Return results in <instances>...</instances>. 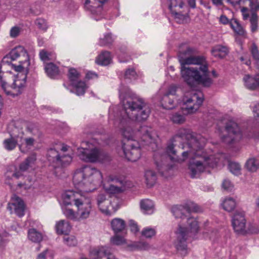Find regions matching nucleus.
<instances>
[{"instance_id":"nucleus-1","label":"nucleus","mask_w":259,"mask_h":259,"mask_svg":"<svg viewBox=\"0 0 259 259\" xmlns=\"http://www.w3.org/2000/svg\"><path fill=\"white\" fill-rule=\"evenodd\" d=\"M135 120L122 119L120 122L114 124L121 131L124 139L122 141V149L127 159L133 162L136 161L141 157L140 140L146 143H150L154 140L156 136L152 128L148 126H140L135 131Z\"/></svg>"},{"instance_id":"nucleus-2","label":"nucleus","mask_w":259,"mask_h":259,"mask_svg":"<svg viewBox=\"0 0 259 259\" xmlns=\"http://www.w3.org/2000/svg\"><path fill=\"white\" fill-rule=\"evenodd\" d=\"M181 74L190 86L201 84L209 87L212 83L209 77L208 66L203 56H192L180 60Z\"/></svg>"},{"instance_id":"nucleus-3","label":"nucleus","mask_w":259,"mask_h":259,"mask_svg":"<svg viewBox=\"0 0 259 259\" xmlns=\"http://www.w3.org/2000/svg\"><path fill=\"white\" fill-rule=\"evenodd\" d=\"M119 96L124 110L120 116L115 120L114 124L120 122L122 119L142 122L148 118L151 112L149 107L142 99L130 95V89L127 86L122 84L120 85Z\"/></svg>"},{"instance_id":"nucleus-4","label":"nucleus","mask_w":259,"mask_h":259,"mask_svg":"<svg viewBox=\"0 0 259 259\" xmlns=\"http://www.w3.org/2000/svg\"><path fill=\"white\" fill-rule=\"evenodd\" d=\"M64 204L66 206L74 205L76 210L64 207L62 208L65 217L72 221H81L89 219L94 212L93 205L90 198L86 197L80 192L68 190L62 194Z\"/></svg>"},{"instance_id":"nucleus-5","label":"nucleus","mask_w":259,"mask_h":259,"mask_svg":"<svg viewBox=\"0 0 259 259\" xmlns=\"http://www.w3.org/2000/svg\"><path fill=\"white\" fill-rule=\"evenodd\" d=\"M73 182L77 189L84 192H91L100 186L103 182V176L97 168L84 165L75 170Z\"/></svg>"},{"instance_id":"nucleus-6","label":"nucleus","mask_w":259,"mask_h":259,"mask_svg":"<svg viewBox=\"0 0 259 259\" xmlns=\"http://www.w3.org/2000/svg\"><path fill=\"white\" fill-rule=\"evenodd\" d=\"M187 141L186 145L190 149L184 152L182 155L185 158L189 157L191 158H196L201 156L200 150L205 145L206 140L201 135L191 132L188 129H179V138Z\"/></svg>"},{"instance_id":"nucleus-7","label":"nucleus","mask_w":259,"mask_h":259,"mask_svg":"<svg viewBox=\"0 0 259 259\" xmlns=\"http://www.w3.org/2000/svg\"><path fill=\"white\" fill-rule=\"evenodd\" d=\"M225 130L227 135L224 136L222 139L224 143L228 145L239 141L243 137L249 139H259L258 128L252 127L245 130L242 133L238 124L232 121L227 123Z\"/></svg>"},{"instance_id":"nucleus-8","label":"nucleus","mask_w":259,"mask_h":259,"mask_svg":"<svg viewBox=\"0 0 259 259\" xmlns=\"http://www.w3.org/2000/svg\"><path fill=\"white\" fill-rule=\"evenodd\" d=\"M177 138L178 136L175 135L170 139L166 148V154L161 156V159L160 161H158L157 159L158 157V153L156 152L154 154L155 163L157 168L159 172L165 177L168 176L167 173L171 170L173 168L172 164L167 163L168 160H170L171 161L174 162L178 159L177 151L175 149L176 144H174V143L177 142Z\"/></svg>"},{"instance_id":"nucleus-9","label":"nucleus","mask_w":259,"mask_h":259,"mask_svg":"<svg viewBox=\"0 0 259 259\" xmlns=\"http://www.w3.org/2000/svg\"><path fill=\"white\" fill-rule=\"evenodd\" d=\"M36 159L35 154H32L28 157L23 162L19 165V169L15 167H11L6 173V177L8 179H25L23 182L18 183L19 187H23L24 189L29 188L32 185V179L29 177H24L23 172L27 170L29 167H32Z\"/></svg>"},{"instance_id":"nucleus-10","label":"nucleus","mask_w":259,"mask_h":259,"mask_svg":"<svg viewBox=\"0 0 259 259\" xmlns=\"http://www.w3.org/2000/svg\"><path fill=\"white\" fill-rule=\"evenodd\" d=\"M188 227H179V254L185 256L188 253L186 240L188 235H195L199 230V227L196 219L189 217L187 219Z\"/></svg>"},{"instance_id":"nucleus-11","label":"nucleus","mask_w":259,"mask_h":259,"mask_svg":"<svg viewBox=\"0 0 259 259\" xmlns=\"http://www.w3.org/2000/svg\"><path fill=\"white\" fill-rule=\"evenodd\" d=\"M68 148L67 146H63L61 148V152L55 148H50L48 151V160L53 167H64L70 164L72 160V157L69 154L62 153L67 151Z\"/></svg>"},{"instance_id":"nucleus-12","label":"nucleus","mask_w":259,"mask_h":259,"mask_svg":"<svg viewBox=\"0 0 259 259\" xmlns=\"http://www.w3.org/2000/svg\"><path fill=\"white\" fill-rule=\"evenodd\" d=\"M9 59L11 61L19 59V64L18 65L12 64V67L15 70L25 69L29 66V56L27 51L22 46H19L15 47L4 58V60H7L6 61L7 62H8Z\"/></svg>"},{"instance_id":"nucleus-13","label":"nucleus","mask_w":259,"mask_h":259,"mask_svg":"<svg viewBox=\"0 0 259 259\" xmlns=\"http://www.w3.org/2000/svg\"><path fill=\"white\" fill-rule=\"evenodd\" d=\"M217 163L218 161L214 159L212 155L203 156L202 160H195L191 162L189 166L191 177L193 179L198 178L206 167H213Z\"/></svg>"},{"instance_id":"nucleus-14","label":"nucleus","mask_w":259,"mask_h":259,"mask_svg":"<svg viewBox=\"0 0 259 259\" xmlns=\"http://www.w3.org/2000/svg\"><path fill=\"white\" fill-rule=\"evenodd\" d=\"M107 181L112 183L109 185H104V189L109 194H118L125 189L126 182L123 178L110 175L108 177Z\"/></svg>"},{"instance_id":"nucleus-15","label":"nucleus","mask_w":259,"mask_h":259,"mask_svg":"<svg viewBox=\"0 0 259 259\" xmlns=\"http://www.w3.org/2000/svg\"><path fill=\"white\" fill-rule=\"evenodd\" d=\"M203 99V96L201 93L194 94L192 98L183 100L184 104L182 109L187 112V113H193L202 105Z\"/></svg>"},{"instance_id":"nucleus-16","label":"nucleus","mask_w":259,"mask_h":259,"mask_svg":"<svg viewBox=\"0 0 259 259\" xmlns=\"http://www.w3.org/2000/svg\"><path fill=\"white\" fill-rule=\"evenodd\" d=\"M68 77L72 86L75 88V93L78 96L84 95L87 85L84 81L78 80L80 73L74 68H70L68 71Z\"/></svg>"},{"instance_id":"nucleus-17","label":"nucleus","mask_w":259,"mask_h":259,"mask_svg":"<svg viewBox=\"0 0 259 259\" xmlns=\"http://www.w3.org/2000/svg\"><path fill=\"white\" fill-rule=\"evenodd\" d=\"M77 155L79 159L82 161L95 162L100 159L101 152L96 148L89 149L81 147L77 149Z\"/></svg>"},{"instance_id":"nucleus-18","label":"nucleus","mask_w":259,"mask_h":259,"mask_svg":"<svg viewBox=\"0 0 259 259\" xmlns=\"http://www.w3.org/2000/svg\"><path fill=\"white\" fill-rule=\"evenodd\" d=\"M8 208L11 213H14L19 217L24 214L25 205L23 200L16 195H13L11 202L8 204Z\"/></svg>"},{"instance_id":"nucleus-19","label":"nucleus","mask_w":259,"mask_h":259,"mask_svg":"<svg viewBox=\"0 0 259 259\" xmlns=\"http://www.w3.org/2000/svg\"><path fill=\"white\" fill-rule=\"evenodd\" d=\"M15 71L18 72V73L16 75L12 88L15 90L18 93H20L21 90L25 87L26 84L28 68L25 69H19L18 70Z\"/></svg>"},{"instance_id":"nucleus-20","label":"nucleus","mask_w":259,"mask_h":259,"mask_svg":"<svg viewBox=\"0 0 259 259\" xmlns=\"http://www.w3.org/2000/svg\"><path fill=\"white\" fill-rule=\"evenodd\" d=\"M232 223L234 231L238 233L245 232L246 220L243 212H236L233 215Z\"/></svg>"},{"instance_id":"nucleus-21","label":"nucleus","mask_w":259,"mask_h":259,"mask_svg":"<svg viewBox=\"0 0 259 259\" xmlns=\"http://www.w3.org/2000/svg\"><path fill=\"white\" fill-rule=\"evenodd\" d=\"M201 208L196 203L187 201L179 206V211H181V217L187 216V214L191 212H199L201 211Z\"/></svg>"},{"instance_id":"nucleus-22","label":"nucleus","mask_w":259,"mask_h":259,"mask_svg":"<svg viewBox=\"0 0 259 259\" xmlns=\"http://www.w3.org/2000/svg\"><path fill=\"white\" fill-rule=\"evenodd\" d=\"M23 133L21 132L18 135L13 134L11 137L5 139L3 144L5 148L7 150L11 151L15 149L18 142H21L23 139Z\"/></svg>"},{"instance_id":"nucleus-23","label":"nucleus","mask_w":259,"mask_h":259,"mask_svg":"<svg viewBox=\"0 0 259 259\" xmlns=\"http://www.w3.org/2000/svg\"><path fill=\"white\" fill-rule=\"evenodd\" d=\"M109 248L106 246H100L93 248L90 252V256L91 259H102L106 257L108 253Z\"/></svg>"},{"instance_id":"nucleus-24","label":"nucleus","mask_w":259,"mask_h":259,"mask_svg":"<svg viewBox=\"0 0 259 259\" xmlns=\"http://www.w3.org/2000/svg\"><path fill=\"white\" fill-rule=\"evenodd\" d=\"M246 87L251 90H254L259 88V73L254 77L248 75H245L243 78Z\"/></svg>"},{"instance_id":"nucleus-25","label":"nucleus","mask_w":259,"mask_h":259,"mask_svg":"<svg viewBox=\"0 0 259 259\" xmlns=\"http://www.w3.org/2000/svg\"><path fill=\"white\" fill-rule=\"evenodd\" d=\"M184 9V13L182 11H179V23H188L191 19L189 16L190 9L189 7L183 2L179 4V9Z\"/></svg>"},{"instance_id":"nucleus-26","label":"nucleus","mask_w":259,"mask_h":259,"mask_svg":"<svg viewBox=\"0 0 259 259\" xmlns=\"http://www.w3.org/2000/svg\"><path fill=\"white\" fill-rule=\"evenodd\" d=\"M56 230L58 234H67L71 230V226L68 222L60 220L56 224Z\"/></svg>"},{"instance_id":"nucleus-27","label":"nucleus","mask_w":259,"mask_h":259,"mask_svg":"<svg viewBox=\"0 0 259 259\" xmlns=\"http://www.w3.org/2000/svg\"><path fill=\"white\" fill-rule=\"evenodd\" d=\"M228 48L222 45H218L214 46L211 50V54L215 57L223 58L228 54Z\"/></svg>"},{"instance_id":"nucleus-28","label":"nucleus","mask_w":259,"mask_h":259,"mask_svg":"<svg viewBox=\"0 0 259 259\" xmlns=\"http://www.w3.org/2000/svg\"><path fill=\"white\" fill-rule=\"evenodd\" d=\"M140 207L145 214H151L154 211V203L149 199L142 200L140 202Z\"/></svg>"},{"instance_id":"nucleus-29","label":"nucleus","mask_w":259,"mask_h":259,"mask_svg":"<svg viewBox=\"0 0 259 259\" xmlns=\"http://www.w3.org/2000/svg\"><path fill=\"white\" fill-rule=\"evenodd\" d=\"M111 61V57L110 52L104 51L99 55L96 59V62L101 65H107Z\"/></svg>"},{"instance_id":"nucleus-30","label":"nucleus","mask_w":259,"mask_h":259,"mask_svg":"<svg viewBox=\"0 0 259 259\" xmlns=\"http://www.w3.org/2000/svg\"><path fill=\"white\" fill-rule=\"evenodd\" d=\"M111 224L112 228L115 234L123 231L125 228V222L119 218L114 219Z\"/></svg>"},{"instance_id":"nucleus-31","label":"nucleus","mask_w":259,"mask_h":259,"mask_svg":"<svg viewBox=\"0 0 259 259\" xmlns=\"http://www.w3.org/2000/svg\"><path fill=\"white\" fill-rule=\"evenodd\" d=\"M45 69L48 76L52 78H56L59 74L58 67L52 63L47 64Z\"/></svg>"},{"instance_id":"nucleus-32","label":"nucleus","mask_w":259,"mask_h":259,"mask_svg":"<svg viewBox=\"0 0 259 259\" xmlns=\"http://www.w3.org/2000/svg\"><path fill=\"white\" fill-rule=\"evenodd\" d=\"M230 25L236 33L244 37H246V32L236 19H231Z\"/></svg>"},{"instance_id":"nucleus-33","label":"nucleus","mask_w":259,"mask_h":259,"mask_svg":"<svg viewBox=\"0 0 259 259\" xmlns=\"http://www.w3.org/2000/svg\"><path fill=\"white\" fill-rule=\"evenodd\" d=\"M145 178L146 184L149 187L153 186L156 182L157 175L156 172L152 170H147L145 172Z\"/></svg>"},{"instance_id":"nucleus-34","label":"nucleus","mask_w":259,"mask_h":259,"mask_svg":"<svg viewBox=\"0 0 259 259\" xmlns=\"http://www.w3.org/2000/svg\"><path fill=\"white\" fill-rule=\"evenodd\" d=\"M163 107L166 109H173L177 103L174 104V97L170 98L167 95H164L161 101Z\"/></svg>"},{"instance_id":"nucleus-35","label":"nucleus","mask_w":259,"mask_h":259,"mask_svg":"<svg viewBox=\"0 0 259 259\" xmlns=\"http://www.w3.org/2000/svg\"><path fill=\"white\" fill-rule=\"evenodd\" d=\"M28 237L33 242H40L42 239V234L35 229H30L28 231Z\"/></svg>"},{"instance_id":"nucleus-36","label":"nucleus","mask_w":259,"mask_h":259,"mask_svg":"<svg viewBox=\"0 0 259 259\" xmlns=\"http://www.w3.org/2000/svg\"><path fill=\"white\" fill-rule=\"evenodd\" d=\"M222 205L225 210L230 212L235 208L236 202L233 198L227 197L223 201Z\"/></svg>"},{"instance_id":"nucleus-37","label":"nucleus","mask_w":259,"mask_h":259,"mask_svg":"<svg viewBox=\"0 0 259 259\" xmlns=\"http://www.w3.org/2000/svg\"><path fill=\"white\" fill-rule=\"evenodd\" d=\"M100 210L104 213L110 215L112 213L113 206L111 205V201L108 200L102 203L98 204Z\"/></svg>"},{"instance_id":"nucleus-38","label":"nucleus","mask_w":259,"mask_h":259,"mask_svg":"<svg viewBox=\"0 0 259 259\" xmlns=\"http://www.w3.org/2000/svg\"><path fill=\"white\" fill-rule=\"evenodd\" d=\"M168 8L170 14L174 18H178V2L177 0H168L167 2Z\"/></svg>"},{"instance_id":"nucleus-39","label":"nucleus","mask_w":259,"mask_h":259,"mask_svg":"<svg viewBox=\"0 0 259 259\" xmlns=\"http://www.w3.org/2000/svg\"><path fill=\"white\" fill-rule=\"evenodd\" d=\"M259 161L254 158L249 159L246 162L245 166L246 168L250 171H255L258 168Z\"/></svg>"},{"instance_id":"nucleus-40","label":"nucleus","mask_w":259,"mask_h":259,"mask_svg":"<svg viewBox=\"0 0 259 259\" xmlns=\"http://www.w3.org/2000/svg\"><path fill=\"white\" fill-rule=\"evenodd\" d=\"M228 168L230 172L235 175L238 176L240 174L241 166L237 162H229Z\"/></svg>"},{"instance_id":"nucleus-41","label":"nucleus","mask_w":259,"mask_h":259,"mask_svg":"<svg viewBox=\"0 0 259 259\" xmlns=\"http://www.w3.org/2000/svg\"><path fill=\"white\" fill-rule=\"evenodd\" d=\"M111 33H107L104 35L103 38H101L99 40V45L101 46H105L111 44L113 41Z\"/></svg>"},{"instance_id":"nucleus-42","label":"nucleus","mask_w":259,"mask_h":259,"mask_svg":"<svg viewBox=\"0 0 259 259\" xmlns=\"http://www.w3.org/2000/svg\"><path fill=\"white\" fill-rule=\"evenodd\" d=\"M258 17L255 13H252L251 16L250 18V22L251 24V31L252 32H255L257 30Z\"/></svg>"},{"instance_id":"nucleus-43","label":"nucleus","mask_w":259,"mask_h":259,"mask_svg":"<svg viewBox=\"0 0 259 259\" xmlns=\"http://www.w3.org/2000/svg\"><path fill=\"white\" fill-rule=\"evenodd\" d=\"M156 231L155 228L150 227L144 228L141 233L142 236L147 238H151L156 235Z\"/></svg>"},{"instance_id":"nucleus-44","label":"nucleus","mask_w":259,"mask_h":259,"mask_svg":"<svg viewBox=\"0 0 259 259\" xmlns=\"http://www.w3.org/2000/svg\"><path fill=\"white\" fill-rule=\"evenodd\" d=\"M250 51L253 58L256 61V64L259 66V51L256 45L253 43L250 48Z\"/></svg>"},{"instance_id":"nucleus-45","label":"nucleus","mask_w":259,"mask_h":259,"mask_svg":"<svg viewBox=\"0 0 259 259\" xmlns=\"http://www.w3.org/2000/svg\"><path fill=\"white\" fill-rule=\"evenodd\" d=\"M246 3L252 13H255L259 10V0H246Z\"/></svg>"},{"instance_id":"nucleus-46","label":"nucleus","mask_w":259,"mask_h":259,"mask_svg":"<svg viewBox=\"0 0 259 259\" xmlns=\"http://www.w3.org/2000/svg\"><path fill=\"white\" fill-rule=\"evenodd\" d=\"M0 81H1L2 88L3 89V90L4 91V92H5V93L7 95L14 97L15 96V94L12 93L10 90V89L12 88V87H9L7 84V82L5 80H4L3 77L1 75H0Z\"/></svg>"},{"instance_id":"nucleus-47","label":"nucleus","mask_w":259,"mask_h":259,"mask_svg":"<svg viewBox=\"0 0 259 259\" xmlns=\"http://www.w3.org/2000/svg\"><path fill=\"white\" fill-rule=\"evenodd\" d=\"M63 241L65 244L69 246H74L77 243V240L73 236H64Z\"/></svg>"},{"instance_id":"nucleus-48","label":"nucleus","mask_w":259,"mask_h":259,"mask_svg":"<svg viewBox=\"0 0 259 259\" xmlns=\"http://www.w3.org/2000/svg\"><path fill=\"white\" fill-rule=\"evenodd\" d=\"M110 240L113 244L116 245H120L125 243L124 238L116 234L111 238Z\"/></svg>"},{"instance_id":"nucleus-49","label":"nucleus","mask_w":259,"mask_h":259,"mask_svg":"<svg viewBox=\"0 0 259 259\" xmlns=\"http://www.w3.org/2000/svg\"><path fill=\"white\" fill-rule=\"evenodd\" d=\"M129 246L143 250H146L149 248V245L148 243L143 241L134 242L133 244L129 245Z\"/></svg>"},{"instance_id":"nucleus-50","label":"nucleus","mask_w":259,"mask_h":259,"mask_svg":"<svg viewBox=\"0 0 259 259\" xmlns=\"http://www.w3.org/2000/svg\"><path fill=\"white\" fill-rule=\"evenodd\" d=\"M35 24L38 28L46 31L48 28V24L46 21L42 18H38L35 21Z\"/></svg>"},{"instance_id":"nucleus-51","label":"nucleus","mask_w":259,"mask_h":259,"mask_svg":"<svg viewBox=\"0 0 259 259\" xmlns=\"http://www.w3.org/2000/svg\"><path fill=\"white\" fill-rule=\"evenodd\" d=\"M124 77L126 79H135L137 77V73L133 68L128 69L124 74Z\"/></svg>"},{"instance_id":"nucleus-52","label":"nucleus","mask_w":259,"mask_h":259,"mask_svg":"<svg viewBox=\"0 0 259 259\" xmlns=\"http://www.w3.org/2000/svg\"><path fill=\"white\" fill-rule=\"evenodd\" d=\"M247 6H248L247 3H244L243 5L240 6L241 8V11L242 13L243 18L244 20H247L249 16Z\"/></svg>"},{"instance_id":"nucleus-53","label":"nucleus","mask_w":259,"mask_h":259,"mask_svg":"<svg viewBox=\"0 0 259 259\" xmlns=\"http://www.w3.org/2000/svg\"><path fill=\"white\" fill-rule=\"evenodd\" d=\"M222 188L227 191H231L233 188V185L228 180H225L222 183Z\"/></svg>"},{"instance_id":"nucleus-54","label":"nucleus","mask_w":259,"mask_h":259,"mask_svg":"<svg viewBox=\"0 0 259 259\" xmlns=\"http://www.w3.org/2000/svg\"><path fill=\"white\" fill-rule=\"evenodd\" d=\"M51 54L49 53L48 52L45 50H41L39 52V57L40 59L44 62H46L49 61L50 59V56Z\"/></svg>"},{"instance_id":"nucleus-55","label":"nucleus","mask_w":259,"mask_h":259,"mask_svg":"<svg viewBox=\"0 0 259 259\" xmlns=\"http://www.w3.org/2000/svg\"><path fill=\"white\" fill-rule=\"evenodd\" d=\"M128 226L130 230L134 233H136L139 230L137 224L133 220H130L129 221Z\"/></svg>"},{"instance_id":"nucleus-56","label":"nucleus","mask_w":259,"mask_h":259,"mask_svg":"<svg viewBox=\"0 0 259 259\" xmlns=\"http://www.w3.org/2000/svg\"><path fill=\"white\" fill-rule=\"evenodd\" d=\"M20 32V28L17 26L13 27L10 30V36L12 37H16L18 36Z\"/></svg>"},{"instance_id":"nucleus-57","label":"nucleus","mask_w":259,"mask_h":259,"mask_svg":"<svg viewBox=\"0 0 259 259\" xmlns=\"http://www.w3.org/2000/svg\"><path fill=\"white\" fill-rule=\"evenodd\" d=\"M177 91V86L176 85H171L169 87L168 92L165 94L167 95L169 97H172L176 95Z\"/></svg>"},{"instance_id":"nucleus-58","label":"nucleus","mask_w":259,"mask_h":259,"mask_svg":"<svg viewBox=\"0 0 259 259\" xmlns=\"http://www.w3.org/2000/svg\"><path fill=\"white\" fill-rule=\"evenodd\" d=\"M24 141L26 147L30 149L31 147L33 146L35 140L32 138H27L24 139Z\"/></svg>"},{"instance_id":"nucleus-59","label":"nucleus","mask_w":259,"mask_h":259,"mask_svg":"<svg viewBox=\"0 0 259 259\" xmlns=\"http://www.w3.org/2000/svg\"><path fill=\"white\" fill-rule=\"evenodd\" d=\"M227 1L233 6L239 5L240 6L243 5L246 3V0H227Z\"/></svg>"},{"instance_id":"nucleus-60","label":"nucleus","mask_w":259,"mask_h":259,"mask_svg":"<svg viewBox=\"0 0 259 259\" xmlns=\"http://www.w3.org/2000/svg\"><path fill=\"white\" fill-rule=\"evenodd\" d=\"M105 195L103 194H99L97 197V204L102 203L105 201L108 200Z\"/></svg>"},{"instance_id":"nucleus-61","label":"nucleus","mask_w":259,"mask_h":259,"mask_svg":"<svg viewBox=\"0 0 259 259\" xmlns=\"http://www.w3.org/2000/svg\"><path fill=\"white\" fill-rule=\"evenodd\" d=\"M220 22L223 24H227L228 23L230 24V21H229L228 18L225 15H222L220 16Z\"/></svg>"},{"instance_id":"nucleus-62","label":"nucleus","mask_w":259,"mask_h":259,"mask_svg":"<svg viewBox=\"0 0 259 259\" xmlns=\"http://www.w3.org/2000/svg\"><path fill=\"white\" fill-rule=\"evenodd\" d=\"M49 250L46 249L42 252L39 253L36 257V259H46V255L48 253Z\"/></svg>"},{"instance_id":"nucleus-63","label":"nucleus","mask_w":259,"mask_h":259,"mask_svg":"<svg viewBox=\"0 0 259 259\" xmlns=\"http://www.w3.org/2000/svg\"><path fill=\"white\" fill-rule=\"evenodd\" d=\"M254 116L259 117V104L254 105L253 109Z\"/></svg>"},{"instance_id":"nucleus-64","label":"nucleus","mask_w":259,"mask_h":259,"mask_svg":"<svg viewBox=\"0 0 259 259\" xmlns=\"http://www.w3.org/2000/svg\"><path fill=\"white\" fill-rule=\"evenodd\" d=\"M171 212L176 218H177V213L178 212V207L177 205L173 206L171 208Z\"/></svg>"}]
</instances>
